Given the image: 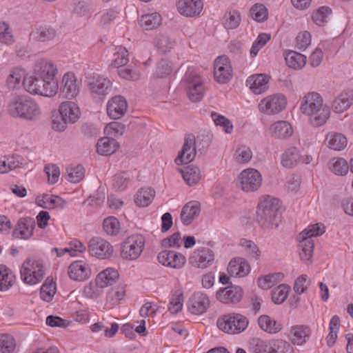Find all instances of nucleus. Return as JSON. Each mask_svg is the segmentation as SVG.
Masks as SVG:
<instances>
[{"label": "nucleus", "mask_w": 353, "mask_h": 353, "mask_svg": "<svg viewBox=\"0 0 353 353\" xmlns=\"http://www.w3.org/2000/svg\"><path fill=\"white\" fill-rule=\"evenodd\" d=\"M301 112L308 117L309 123L315 128L323 125L330 116V109L323 103V98L317 92L305 95L300 106Z\"/></svg>", "instance_id": "nucleus-1"}, {"label": "nucleus", "mask_w": 353, "mask_h": 353, "mask_svg": "<svg viewBox=\"0 0 353 353\" xmlns=\"http://www.w3.org/2000/svg\"><path fill=\"white\" fill-rule=\"evenodd\" d=\"M279 200L270 196H263L259 203L256 220L264 230L276 229L280 221Z\"/></svg>", "instance_id": "nucleus-2"}, {"label": "nucleus", "mask_w": 353, "mask_h": 353, "mask_svg": "<svg viewBox=\"0 0 353 353\" xmlns=\"http://www.w3.org/2000/svg\"><path fill=\"white\" fill-rule=\"evenodd\" d=\"M8 113L13 117L32 121L41 115V109L37 102L26 95L12 97L8 105Z\"/></svg>", "instance_id": "nucleus-3"}, {"label": "nucleus", "mask_w": 353, "mask_h": 353, "mask_svg": "<svg viewBox=\"0 0 353 353\" xmlns=\"http://www.w3.org/2000/svg\"><path fill=\"white\" fill-rule=\"evenodd\" d=\"M80 115L79 108L74 102H63L59 105V112L52 116V128L57 132H63L68 123L77 122Z\"/></svg>", "instance_id": "nucleus-4"}, {"label": "nucleus", "mask_w": 353, "mask_h": 353, "mask_svg": "<svg viewBox=\"0 0 353 353\" xmlns=\"http://www.w3.org/2000/svg\"><path fill=\"white\" fill-rule=\"evenodd\" d=\"M249 347L254 353H294L293 347L281 339L264 341L254 338L250 340Z\"/></svg>", "instance_id": "nucleus-5"}, {"label": "nucleus", "mask_w": 353, "mask_h": 353, "mask_svg": "<svg viewBox=\"0 0 353 353\" xmlns=\"http://www.w3.org/2000/svg\"><path fill=\"white\" fill-rule=\"evenodd\" d=\"M23 85L30 94L48 97L55 95L58 90L57 81H47L34 76L24 79Z\"/></svg>", "instance_id": "nucleus-6"}, {"label": "nucleus", "mask_w": 353, "mask_h": 353, "mask_svg": "<svg viewBox=\"0 0 353 353\" xmlns=\"http://www.w3.org/2000/svg\"><path fill=\"white\" fill-rule=\"evenodd\" d=\"M183 81L185 83L190 100L192 102L201 101L204 96L205 88L201 77L194 68H188Z\"/></svg>", "instance_id": "nucleus-7"}, {"label": "nucleus", "mask_w": 353, "mask_h": 353, "mask_svg": "<svg viewBox=\"0 0 353 353\" xmlns=\"http://www.w3.org/2000/svg\"><path fill=\"white\" fill-rule=\"evenodd\" d=\"M21 279L28 284L34 285L42 281L44 276L43 264L37 260L26 259L20 270Z\"/></svg>", "instance_id": "nucleus-8"}, {"label": "nucleus", "mask_w": 353, "mask_h": 353, "mask_svg": "<svg viewBox=\"0 0 353 353\" xmlns=\"http://www.w3.org/2000/svg\"><path fill=\"white\" fill-rule=\"evenodd\" d=\"M262 183V176L256 169L243 170L236 179L237 186L245 192L256 191Z\"/></svg>", "instance_id": "nucleus-9"}, {"label": "nucleus", "mask_w": 353, "mask_h": 353, "mask_svg": "<svg viewBox=\"0 0 353 353\" xmlns=\"http://www.w3.org/2000/svg\"><path fill=\"white\" fill-rule=\"evenodd\" d=\"M144 248V239L139 234L128 236L123 243L121 256L127 260H135L142 253Z\"/></svg>", "instance_id": "nucleus-10"}, {"label": "nucleus", "mask_w": 353, "mask_h": 353, "mask_svg": "<svg viewBox=\"0 0 353 353\" xmlns=\"http://www.w3.org/2000/svg\"><path fill=\"white\" fill-rule=\"evenodd\" d=\"M287 101L284 95L274 94L261 100L258 105L261 113L273 115L281 112L286 106Z\"/></svg>", "instance_id": "nucleus-11"}, {"label": "nucleus", "mask_w": 353, "mask_h": 353, "mask_svg": "<svg viewBox=\"0 0 353 353\" xmlns=\"http://www.w3.org/2000/svg\"><path fill=\"white\" fill-rule=\"evenodd\" d=\"M216 324L221 331H244L248 320L240 314H226L219 318Z\"/></svg>", "instance_id": "nucleus-12"}, {"label": "nucleus", "mask_w": 353, "mask_h": 353, "mask_svg": "<svg viewBox=\"0 0 353 353\" xmlns=\"http://www.w3.org/2000/svg\"><path fill=\"white\" fill-rule=\"evenodd\" d=\"M88 251L92 256L105 259L112 255L114 249L106 240L99 236H94L89 241Z\"/></svg>", "instance_id": "nucleus-13"}, {"label": "nucleus", "mask_w": 353, "mask_h": 353, "mask_svg": "<svg viewBox=\"0 0 353 353\" xmlns=\"http://www.w3.org/2000/svg\"><path fill=\"white\" fill-rule=\"evenodd\" d=\"M196 154V140L194 135L187 134L181 150L179 152L174 161L177 165L188 164L192 161Z\"/></svg>", "instance_id": "nucleus-14"}, {"label": "nucleus", "mask_w": 353, "mask_h": 353, "mask_svg": "<svg viewBox=\"0 0 353 353\" xmlns=\"http://www.w3.org/2000/svg\"><path fill=\"white\" fill-rule=\"evenodd\" d=\"M88 88L94 97L103 99L111 90V81L100 75H94L89 79Z\"/></svg>", "instance_id": "nucleus-15"}, {"label": "nucleus", "mask_w": 353, "mask_h": 353, "mask_svg": "<svg viewBox=\"0 0 353 353\" xmlns=\"http://www.w3.org/2000/svg\"><path fill=\"white\" fill-rule=\"evenodd\" d=\"M232 66L226 56H220L216 59L214 64V76L219 83H226L232 78Z\"/></svg>", "instance_id": "nucleus-16"}, {"label": "nucleus", "mask_w": 353, "mask_h": 353, "mask_svg": "<svg viewBox=\"0 0 353 353\" xmlns=\"http://www.w3.org/2000/svg\"><path fill=\"white\" fill-rule=\"evenodd\" d=\"M57 68L54 63L47 59L38 60L33 68V76L47 81H57Z\"/></svg>", "instance_id": "nucleus-17"}, {"label": "nucleus", "mask_w": 353, "mask_h": 353, "mask_svg": "<svg viewBox=\"0 0 353 353\" xmlns=\"http://www.w3.org/2000/svg\"><path fill=\"white\" fill-rule=\"evenodd\" d=\"M214 261V254L208 248H202L195 250L189 258L190 263L199 268H206Z\"/></svg>", "instance_id": "nucleus-18"}, {"label": "nucleus", "mask_w": 353, "mask_h": 353, "mask_svg": "<svg viewBox=\"0 0 353 353\" xmlns=\"http://www.w3.org/2000/svg\"><path fill=\"white\" fill-rule=\"evenodd\" d=\"M106 109L107 114L110 119H119L123 117L127 112V101L121 95L114 96L108 101Z\"/></svg>", "instance_id": "nucleus-19"}, {"label": "nucleus", "mask_w": 353, "mask_h": 353, "mask_svg": "<svg viewBox=\"0 0 353 353\" xmlns=\"http://www.w3.org/2000/svg\"><path fill=\"white\" fill-rule=\"evenodd\" d=\"M157 259L163 265L175 269L181 268L185 263V257L182 254L172 250L161 252Z\"/></svg>", "instance_id": "nucleus-20"}, {"label": "nucleus", "mask_w": 353, "mask_h": 353, "mask_svg": "<svg viewBox=\"0 0 353 353\" xmlns=\"http://www.w3.org/2000/svg\"><path fill=\"white\" fill-rule=\"evenodd\" d=\"M210 305L208 296L200 292L194 293L188 301V310L193 314L204 313Z\"/></svg>", "instance_id": "nucleus-21"}, {"label": "nucleus", "mask_w": 353, "mask_h": 353, "mask_svg": "<svg viewBox=\"0 0 353 353\" xmlns=\"http://www.w3.org/2000/svg\"><path fill=\"white\" fill-rule=\"evenodd\" d=\"M216 296L221 303H236L242 299L243 290L239 286L230 285L219 289Z\"/></svg>", "instance_id": "nucleus-22"}, {"label": "nucleus", "mask_w": 353, "mask_h": 353, "mask_svg": "<svg viewBox=\"0 0 353 353\" xmlns=\"http://www.w3.org/2000/svg\"><path fill=\"white\" fill-rule=\"evenodd\" d=\"M34 227L35 221L33 219L21 218L19 220L12 235L16 239H28L32 235Z\"/></svg>", "instance_id": "nucleus-23"}, {"label": "nucleus", "mask_w": 353, "mask_h": 353, "mask_svg": "<svg viewBox=\"0 0 353 353\" xmlns=\"http://www.w3.org/2000/svg\"><path fill=\"white\" fill-rule=\"evenodd\" d=\"M201 205L199 201H191L187 203L182 208L180 218L185 225H188L199 216Z\"/></svg>", "instance_id": "nucleus-24"}, {"label": "nucleus", "mask_w": 353, "mask_h": 353, "mask_svg": "<svg viewBox=\"0 0 353 353\" xmlns=\"http://www.w3.org/2000/svg\"><path fill=\"white\" fill-rule=\"evenodd\" d=\"M177 9L184 16L194 17L201 12L203 3L201 0H179Z\"/></svg>", "instance_id": "nucleus-25"}, {"label": "nucleus", "mask_w": 353, "mask_h": 353, "mask_svg": "<svg viewBox=\"0 0 353 353\" xmlns=\"http://www.w3.org/2000/svg\"><path fill=\"white\" fill-rule=\"evenodd\" d=\"M250 270L249 263L241 257L232 259L228 266V274L234 277H243L250 272Z\"/></svg>", "instance_id": "nucleus-26"}, {"label": "nucleus", "mask_w": 353, "mask_h": 353, "mask_svg": "<svg viewBox=\"0 0 353 353\" xmlns=\"http://www.w3.org/2000/svg\"><path fill=\"white\" fill-rule=\"evenodd\" d=\"M90 274L89 265L81 261L73 262L68 268L69 276L75 281H83L88 278Z\"/></svg>", "instance_id": "nucleus-27"}, {"label": "nucleus", "mask_w": 353, "mask_h": 353, "mask_svg": "<svg viewBox=\"0 0 353 353\" xmlns=\"http://www.w3.org/2000/svg\"><path fill=\"white\" fill-rule=\"evenodd\" d=\"M270 77L265 74H258L250 77L247 83L250 84V88L255 94H261L268 88Z\"/></svg>", "instance_id": "nucleus-28"}, {"label": "nucleus", "mask_w": 353, "mask_h": 353, "mask_svg": "<svg viewBox=\"0 0 353 353\" xmlns=\"http://www.w3.org/2000/svg\"><path fill=\"white\" fill-rule=\"evenodd\" d=\"M63 88L62 92L68 99L75 97L79 93V86L77 84V79L72 72L65 73L62 79Z\"/></svg>", "instance_id": "nucleus-29"}, {"label": "nucleus", "mask_w": 353, "mask_h": 353, "mask_svg": "<svg viewBox=\"0 0 353 353\" xmlns=\"http://www.w3.org/2000/svg\"><path fill=\"white\" fill-rule=\"evenodd\" d=\"M36 201L39 206L48 210L57 208L62 209L66 204L62 198L53 194H43L38 196Z\"/></svg>", "instance_id": "nucleus-30"}, {"label": "nucleus", "mask_w": 353, "mask_h": 353, "mask_svg": "<svg viewBox=\"0 0 353 353\" xmlns=\"http://www.w3.org/2000/svg\"><path fill=\"white\" fill-rule=\"evenodd\" d=\"M270 132L272 137L276 139H285L293 133L291 124L285 121H279L271 125Z\"/></svg>", "instance_id": "nucleus-31"}, {"label": "nucleus", "mask_w": 353, "mask_h": 353, "mask_svg": "<svg viewBox=\"0 0 353 353\" xmlns=\"http://www.w3.org/2000/svg\"><path fill=\"white\" fill-rule=\"evenodd\" d=\"M119 147V145L115 139L107 137L101 138L97 143V152L105 156L113 154Z\"/></svg>", "instance_id": "nucleus-32"}, {"label": "nucleus", "mask_w": 353, "mask_h": 353, "mask_svg": "<svg viewBox=\"0 0 353 353\" xmlns=\"http://www.w3.org/2000/svg\"><path fill=\"white\" fill-rule=\"evenodd\" d=\"M119 278V273L114 268H107L97 276L96 284L99 288H105L114 283Z\"/></svg>", "instance_id": "nucleus-33"}, {"label": "nucleus", "mask_w": 353, "mask_h": 353, "mask_svg": "<svg viewBox=\"0 0 353 353\" xmlns=\"http://www.w3.org/2000/svg\"><path fill=\"white\" fill-rule=\"evenodd\" d=\"M353 103V91L349 90L341 93L333 101L332 107L336 112H342L347 110Z\"/></svg>", "instance_id": "nucleus-34"}, {"label": "nucleus", "mask_w": 353, "mask_h": 353, "mask_svg": "<svg viewBox=\"0 0 353 353\" xmlns=\"http://www.w3.org/2000/svg\"><path fill=\"white\" fill-rule=\"evenodd\" d=\"M300 247V258L305 263L310 262L312 257L314 243L310 238H298Z\"/></svg>", "instance_id": "nucleus-35"}, {"label": "nucleus", "mask_w": 353, "mask_h": 353, "mask_svg": "<svg viewBox=\"0 0 353 353\" xmlns=\"http://www.w3.org/2000/svg\"><path fill=\"white\" fill-rule=\"evenodd\" d=\"M17 347L15 337L10 333H0V353H14Z\"/></svg>", "instance_id": "nucleus-36"}, {"label": "nucleus", "mask_w": 353, "mask_h": 353, "mask_svg": "<svg viewBox=\"0 0 353 353\" xmlns=\"http://www.w3.org/2000/svg\"><path fill=\"white\" fill-rule=\"evenodd\" d=\"M301 161V155L296 147L288 148L282 155L281 163L286 168H292Z\"/></svg>", "instance_id": "nucleus-37"}, {"label": "nucleus", "mask_w": 353, "mask_h": 353, "mask_svg": "<svg viewBox=\"0 0 353 353\" xmlns=\"http://www.w3.org/2000/svg\"><path fill=\"white\" fill-rule=\"evenodd\" d=\"M161 23V17L157 12L144 14L139 19L140 26L147 30L157 28Z\"/></svg>", "instance_id": "nucleus-38"}, {"label": "nucleus", "mask_w": 353, "mask_h": 353, "mask_svg": "<svg viewBox=\"0 0 353 353\" xmlns=\"http://www.w3.org/2000/svg\"><path fill=\"white\" fill-rule=\"evenodd\" d=\"M285 59L288 66L294 70L301 69L306 63V57L294 51L289 52Z\"/></svg>", "instance_id": "nucleus-39"}, {"label": "nucleus", "mask_w": 353, "mask_h": 353, "mask_svg": "<svg viewBox=\"0 0 353 353\" xmlns=\"http://www.w3.org/2000/svg\"><path fill=\"white\" fill-rule=\"evenodd\" d=\"M180 172L183 179L190 186L196 185L201 179V172L197 167L188 166Z\"/></svg>", "instance_id": "nucleus-40"}, {"label": "nucleus", "mask_w": 353, "mask_h": 353, "mask_svg": "<svg viewBox=\"0 0 353 353\" xmlns=\"http://www.w3.org/2000/svg\"><path fill=\"white\" fill-rule=\"evenodd\" d=\"M55 35L54 29L48 26H40L30 34L33 39L42 42L53 39Z\"/></svg>", "instance_id": "nucleus-41"}, {"label": "nucleus", "mask_w": 353, "mask_h": 353, "mask_svg": "<svg viewBox=\"0 0 353 353\" xmlns=\"http://www.w3.org/2000/svg\"><path fill=\"white\" fill-rule=\"evenodd\" d=\"M155 191L152 188H141L136 194L134 202L139 207L148 206L153 200Z\"/></svg>", "instance_id": "nucleus-42"}, {"label": "nucleus", "mask_w": 353, "mask_h": 353, "mask_svg": "<svg viewBox=\"0 0 353 353\" xmlns=\"http://www.w3.org/2000/svg\"><path fill=\"white\" fill-rule=\"evenodd\" d=\"M113 51L114 58L111 65L115 68H120L128 63L129 61V53L125 48L121 46H114Z\"/></svg>", "instance_id": "nucleus-43"}, {"label": "nucleus", "mask_w": 353, "mask_h": 353, "mask_svg": "<svg viewBox=\"0 0 353 353\" xmlns=\"http://www.w3.org/2000/svg\"><path fill=\"white\" fill-rule=\"evenodd\" d=\"M326 140L328 147L334 150H343L347 143L346 137L340 133L329 134L326 137Z\"/></svg>", "instance_id": "nucleus-44"}, {"label": "nucleus", "mask_w": 353, "mask_h": 353, "mask_svg": "<svg viewBox=\"0 0 353 353\" xmlns=\"http://www.w3.org/2000/svg\"><path fill=\"white\" fill-rule=\"evenodd\" d=\"M56 293V284L52 279L47 278L40 290L41 299L46 302L52 300Z\"/></svg>", "instance_id": "nucleus-45"}, {"label": "nucleus", "mask_w": 353, "mask_h": 353, "mask_svg": "<svg viewBox=\"0 0 353 353\" xmlns=\"http://www.w3.org/2000/svg\"><path fill=\"white\" fill-rule=\"evenodd\" d=\"M14 37L10 25L6 21H0V42L10 46L14 43Z\"/></svg>", "instance_id": "nucleus-46"}, {"label": "nucleus", "mask_w": 353, "mask_h": 353, "mask_svg": "<svg viewBox=\"0 0 353 353\" xmlns=\"http://www.w3.org/2000/svg\"><path fill=\"white\" fill-rule=\"evenodd\" d=\"M259 325L263 331L268 330H274V331H281L283 329V325L274 320L269 316L262 315L258 319Z\"/></svg>", "instance_id": "nucleus-47"}, {"label": "nucleus", "mask_w": 353, "mask_h": 353, "mask_svg": "<svg viewBox=\"0 0 353 353\" xmlns=\"http://www.w3.org/2000/svg\"><path fill=\"white\" fill-rule=\"evenodd\" d=\"M24 77V71L17 68L12 70L7 79V85L11 89L17 88L21 83L23 84Z\"/></svg>", "instance_id": "nucleus-48"}, {"label": "nucleus", "mask_w": 353, "mask_h": 353, "mask_svg": "<svg viewBox=\"0 0 353 353\" xmlns=\"http://www.w3.org/2000/svg\"><path fill=\"white\" fill-rule=\"evenodd\" d=\"M250 14L254 20L260 23L265 21L268 17L267 8L261 3H256L251 8Z\"/></svg>", "instance_id": "nucleus-49"}, {"label": "nucleus", "mask_w": 353, "mask_h": 353, "mask_svg": "<svg viewBox=\"0 0 353 353\" xmlns=\"http://www.w3.org/2000/svg\"><path fill=\"white\" fill-rule=\"evenodd\" d=\"M5 267H0V291H6L11 287L14 282V276Z\"/></svg>", "instance_id": "nucleus-50"}, {"label": "nucleus", "mask_w": 353, "mask_h": 353, "mask_svg": "<svg viewBox=\"0 0 353 353\" xmlns=\"http://www.w3.org/2000/svg\"><path fill=\"white\" fill-rule=\"evenodd\" d=\"M325 232V228L322 224L316 223L309 225L303 230L298 236V238H310L323 234Z\"/></svg>", "instance_id": "nucleus-51"}, {"label": "nucleus", "mask_w": 353, "mask_h": 353, "mask_svg": "<svg viewBox=\"0 0 353 353\" xmlns=\"http://www.w3.org/2000/svg\"><path fill=\"white\" fill-rule=\"evenodd\" d=\"M241 21V15L238 11H230L225 14L224 27L227 29H235L239 26Z\"/></svg>", "instance_id": "nucleus-52"}, {"label": "nucleus", "mask_w": 353, "mask_h": 353, "mask_svg": "<svg viewBox=\"0 0 353 353\" xmlns=\"http://www.w3.org/2000/svg\"><path fill=\"white\" fill-rule=\"evenodd\" d=\"M252 157V152L250 148L246 145H241L235 151L234 159L238 163H248Z\"/></svg>", "instance_id": "nucleus-53"}, {"label": "nucleus", "mask_w": 353, "mask_h": 353, "mask_svg": "<svg viewBox=\"0 0 353 353\" xmlns=\"http://www.w3.org/2000/svg\"><path fill=\"white\" fill-rule=\"evenodd\" d=\"M67 179L72 183H78L84 177L85 170L81 165L67 169Z\"/></svg>", "instance_id": "nucleus-54"}, {"label": "nucleus", "mask_w": 353, "mask_h": 353, "mask_svg": "<svg viewBox=\"0 0 353 353\" xmlns=\"http://www.w3.org/2000/svg\"><path fill=\"white\" fill-rule=\"evenodd\" d=\"M290 288L284 284L279 285L272 292V301L276 304L282 303L287 298Z\"/></svg>", "instance_id": "nucleus-55"}, {"label": "nucleus", "mask_w": 353, "mask_h": 353, "mask_svg": "<svg viewBox=\"0 0 353 353\" xmlns=\"http://www.w3.org/2000/svg\"><path fill=\"white\" fill-rule=\"evenodd\" d=\"M240 244L244 248L245 252L250 257L258 260L261 256V251L254 242L250 240L243 239L241 240Z\"/></svg>", "instance_id": "nucleus-56"}, {"label": "nucleus", "mask_w": 353, "mask_h": 353, "mask_svg": "<svg viewBox=\"0 0 353 353\" xmlns=\"http://www.w3.org/2000/svg\"><path fill=\"white\" fill-rule=\"evenodd\" d=\"M330 163V169L336 174L343 175L348 171V165L342 158L332 159Z\"/></svg>", "instance_id": "nucleus-57"}, {"label": "nucleus", "mask_w": 353, "mask_h": 353, "mask_svg": "<svg viewBox=\"0 0 353 353\" xmlns=\"http://www.w3.org/2000/svg\"><path fill=\"white\" fill-rule=\"evenodd\" d=\"M211 117L216 125H220L223 128L225 133L230 134L232 132L233 125L228 119L214 112L211 113Z\"/></svg>", "instance_id": "nucleus-58"}, {"label": "nucleus", "mask_w": 353, "mask_h": 353, "mask_svg": "<svg viewBox=\"0 0 353 353\" xmlns=\"http://www.w3.org/2000/svg\"><path fill=\"white\" fill-rule=\"evenodd\" d=\"M270 39V35L266 33H261L259 34L256 40L253 43L250 50V55L252 57L256 56L259 51L266 44Z\"/></svg>", "instance_id": "nucleus-59"}, {"label": "nucleus", "mask_w": 353, "mask_h": 353, "mask_svg": "<svg viewBox=\"0 0 353 353\" xmlns=\"http://www.w3.org/2000/svg\"><path fill=\"white\" fill-rule=\"evenodd\" d=\"M103 229L110 235H115L119 230V221L113 216H110L103 221Z\"/></svg>", "instance_id": "nucleus-60"}, {"label": "nucleus", "mask_w": 353, "mask_h": 353, "mask_svg": "<svg viewBox=\"0 0 353 353\" xmlns=\"http://www.w3.org/2000/svg\"><path fill=\"white\" fill-rule=\"evenodd\" d=\"M331 12V10L327 7H321L312 14L314 22L319 26H321L327 22V19Z\"/></svg>", "instance_id": "nucleus-61"}, {"label": "nucleus", "mask_w": 353, "mask_h": 353, "mask_svg": "<svg viewBox=\"0 0 353 353\" xmlns=\"http://www.w3.org/2000/svg\"><path fill=\"white\" fill-rule=\"evenodd\" d=\"M282 277L283 274L281 273L267 275L263 279H259V285L262 289H270L275 284L276 281L281 279Z\"/></svg>", "instance_id": "nucleus-62"}, {"label": "nucleus", "mask_w": 353, "mask_h": 353, "mask_svg": "<svg viewBox=\"0 0 353 353\" xmlns=\"http://www.w3.org/2000/svg\"><path fill=\"white\" fill-rule=\"evenodd\" d=\"M311 43V34L307 31L300 32L296 38V48L305 50Z\"/></svg>", "instance_id": "nucleus-63"}, {"label": "nucleus", "mask_w": 353, "mask_h": 353, "mask_svg": "<svg viewBox=\"0 0 353 353\" xmlns=\"http://www.w3.org/2000/svg\"><path fill=\"white\" fill-rule=\"evenodd\" d=\"M172 71L170 63L167 60L160 61L156 68L155 74L157 77L164 78Z\"/></svg>", "instance_id": "nucleus-64"}]
</instances>
